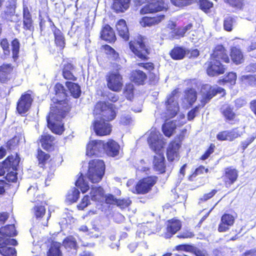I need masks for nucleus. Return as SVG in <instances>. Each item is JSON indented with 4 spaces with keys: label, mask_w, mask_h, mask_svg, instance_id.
I'll use <instances>...</instances> for the list:
<instances>
[{
    "label": "nucleus",
    "mask_w": 256,
    "mask_h": 256,
    "mask_svg": "<svg viewBox=\"0 0 256 256\" xmlns=\"http://www.w3.org/2000/svg\"><path fill=\"white\" fill-rule=\"evenodd\" d=\"M164 18V15L161 14L154 17L142 18L140 20V24L143 27L152 26L159 24Z\"/></svg>",
    "instance_id": "obj_23"
},
{
    "label": "nucleus",
    "mask_w": 256,
    "mask_h": 256,
    "mask_svg": "<svg viewBox=\"0 0 256 256\" xmlns=\"http://www.w3.org/2000/svg\"><path fill=\"white\" fill-rule=\"evenodd\" d=\"M132 81L138 84H142L146 78L145 73L140 70H136L132 72L130 76Z\"/></svg>",
    "instance_id": "obj_32"
},
{
    "label": "nucleus",
    "mask_w": 256,
    "mask_h": 256,
    "mask_svg": "<svg viewBox=\"0 0 256 256\" xmlns=\"http://www.w3.org/2000/svg\"><path fill=\"white\" fill-rule=\"evenodd\" d=\"M54 91L58 101L51 106L50 111L47 116L48 127L52 131L56 134H62L64 131V124L61 122L66 113L70 110V106L65 100L67 96L64 86L60 84H57L54 86Z\"/></svg>",
    "instance_id": "obj_1"
},
{
    "label": "nucleus",
    "mask_w": 256,
    "mask_h": 256,
    "mask_svg": "<svg viewBox=\"0 0 256 256\" xmlns=\"http://www.w3.org/2000/svg\"><path fill=\"white\" fill-rule=\"evenodd\" d=\"M234 222V217L230 214H224L221 218V222L219 224L218 230L224 232L229 230L230 227L233 225Z\"/></svg>",
    "instance_id": "obj_20"
},
{
    "label": "nucleus",
    "mask_w": 256,
    "mask_h": 256,
    "mask_svg": "<svg viewBox=\"0 0 256 256\" xmlns=\"http://www.w3.org/2000/svg\"><path fill=\"white\" fill-rule=\"evenodd\" d=\"M116 70L109 72L106 77L108 87L114 92H118L122 87V78L119 74L118 70L121 68L120 65H118Z\"/></svg>",
    "instance_id": "obj_6"
},
{
    "label": "nucleus",
    "mask_w": 256,
    "mask_h": 256,
    "mask_svg": "<svg viewBox=\"0 0 256 256\" xmlns=\"http://www.w3.org/2000/svg\"><path fill=\"white\" fill-rule=\"evenodd\" d=\"M104 118L96 120L92 124L93 129L97 135L106 136L110 134L112 126Z\"/></svg>",
    "instance_id": "obj_11"
},
{
    "label": "nucleus",
    "mask_w": 256,
    "mask_h": 256,
    "mask_svg": "<svg viewBox=\"0 0 256 256\" xmlns=\"http://www.w3.org/2000/svg\"><path fill=\"white\" fill-rule=\"evenodd\" d=\"M90 204V200L89 199V196H86L82 199L80 203L78 206V208L79 210H82Z\"/></svg>",
    "instance_id": "obj_60"
},
{
    "label": "nucleus",
    "mask_w": 256,
    "mask_h": 256,
    "mask_svg": "<svg viewBox=\"0 0 256 256\" xmlns=\"http://www.w3.org/2000/svg\"><path fill=\"white\" fill-rule=\"evenodd\" d=\"M54 138L49 134L42 136L40 142L42 147L47 150H52L54 148Z\"/></svg>",
    "instance_id": "obj_31"
},
{
    "label": "nucleus",
    "mask_w": 256,
    "mask_h": 256,
    "mask_svg": "<svg viewBox=\"0 0 256 256\" xmlns=\"http://www.w3.org/2000/svg\"><path fill=\"white\" fill-rule=\"evenodd\" d=\"M185 99L190 105L192 104L196 100L197 93L194 88H190L186 90Z\"/></svg>",
    "instance_id": "obj_41"
},
{
    "label": "nucleus",
    "mask_w": 256,
    "mask_h": 256,
    "mask_svg": "<svg viewBox=\"0 0 256 256\" xmlns=\"http://www.w3.org/2000/svg\"><path fill=\"white\" fill-rule=\"evenodd\" d=\"M104 143L102 140H92L87 145L86 155L99 156L104 152Z\"/></svg>",
    "instance_id": "obj_15"
},
{
    "label": "nucleus",
    "mask_w": 256,
    "mask_h": 256,
    "mask_svg": "<svg viewBox=\"0 0 256 256\" xmlns=\"http://www.w3.org/2000/svg\"><path fill=\"white\" fill-rule=\"evenodd\" d=\"M186 54V50L182 47L174 48L170 52V56L173 59H182Z\"/></svg>",
    "instance_id": "obj_40"
},
{
    "label": "nucleus",
    "mask_w": 256,
    "mask_h": 256,
    "mask_svg": "<svg viewBox=\"0 0 256 256\" xmlns=\"http://www.w3.org/2000/svg\"><path fill=\"white\" fill-rule=\"evenodd\" d=\"M131 204V201L129 198H124L122 200L118 199L116 204L121 209H124L128 208Z\"/></svg>",
    "instance_id": "obj_56"
},
{
    "label": "nucleus",
    "mask_w": 256,
    "mask_h": 256,
    "mask_svg": "<svg viewBox=\"0 0 256 256\" xmlns=\"http://www.w3.org/2000/svg\"><path fill=\"white\" fill-rule=\"evenodd\" d=\"M94 113L96 115L100 114L102 116L100 118H104V120L107 122L114 120L116 116L113 104L103 102L96 104Z\"/></svg>",
    "instance_id": "obj_5"
},
{
    "label": "nucleus",
    "mask_w": 256,
    "mask_h": 256,
    "mask_svg": "<svg viewBox=\"0 0 256 256\" xmlns=\"http://www.w3.org/2000/svg\"><path fill=\"white\" fill-rule=\"evenodd\" d=\"M12 58L16 61L18 57L20 50V42L16 38L12 42Z\"/></svg>",
    "instance_id": "obj_46"
},
{
    "label": "nucleus",
    "mask_w": 256,
    "mask_h": 256,
    "mask_svg": "<svg viewBox=\"0 0 256 256\" xmlns=\"http://www.w3.org/2000/svg\"><path fill=\"white\" fill-rule=\"evenodd\" d=\"M162 138V135L159 132L152 130L148 138V142L150 148L156 154L154 156L153 162L154 169L160 173H164L165 172L166 165L162 149L164 143Z\"/></svg>",
    "instance_id": "obj_2"
},
{
    "label": "nucleus",
    "mask_w": 256,
    "mask_h": 256,
    "mask_svg": "<svg viewBox=\"0 0 256 256\" xmlns=\"http://www.w3.org/2000/svg\"><path fill=\"white\" fill-rule=\"evenodd\" d=\"M0 237L4 238V240L10 238V237L16 236V232L14 226L10 224L1 228H0Z\"/></svg>",
    "instance_id": "obj_30"
},
{
    "label": "nucleus",
    "mask_w": 256,
    "mask_h": 256,
    "mask_svg": "<svg viewBox=\"0 0 256 256\" xmlns=\"http://www.w3.org/2000/svg\"><path fill=\"white\" fill-rule=\"evenodd\" d=\"M214 148L215 146L214 144H211L209 148L205 152V153L202 156V160H205L208 158L214 152Z\"/></svg>",
    "instance_id": "obj_63"
},
{
    "label": "nucleus",
    "mask_w": 256,
    "mask_h": 256,
    "mask_svg": "<svg viewBox=\"0 0 256 256\" xmlns=\"http://www.w3.org/2000/svg\"><path fill=\"white\" fill-rule=\"evenodd\" d=\"M79 190L78 189L74 188L68 191L66 195V200L67 201L71 203L76 202L78 200L79 198Z\"/></svg>",
    "instance_id": "obj_44"
},
{
    "label": "nucleus",
    "mask_w": 256,
    "mask_h": 256,
    "mask_svg": "<svg viewBox=\"0 0 256 256\" xmlns=\"http://www.w3.org/2000/svg\"><path fill=\"white\" fill-rule=\"evenodd\" d=\"M206 64L208 65L207 73L210 76H214L224 72L226 68L218 60L211 58L210 61Z\"/></svg>",
    "instance_id": "obj_14"
},
{
    "label": "nucleus",
    "mask_w": 256,
    "mask_h": 256,
    "mask_svg": "<svg viewBox=\"0 0 256 256\" xmlns=\"http://www.w3.org/2000/svg\"><path fill=\"white\" fill-rule=\"evenodd\" d=\"M211 58L220 62L228 63L230 62L228 52L222 45H218L216 47Z\"/></svg>",
    "instance_id": "obj_18"
},
{
    "label": "nucleus",
    "mask_w": 256,
    "mask_h": 256,
    "mask_svg": "<svg viewBox=\"0 0 256 256\" xmlns=\"http://www.w3.org/2000/svg\"><path fill=\"white\" fill-rule=\"evenodd\" d=\"M230 56L232 60L236 64H241L244 61L243 54L241 50L236 47L232 48Z\"/></svg>",
    "instance_id": "obj_35"
},
{
    "label": "nucleus",
    "mask_w": 256,
    "mask_h": 256,
    "mask_svg": "<svg viewBox=\"0 0 256 256\" xmlns=\"http://www.w3.org/2000/svg\"><path fill=\"white\" fill-rule=\"evenodd\" d=\"M176 92L174 91L172 94L168 98L166 102V114L168 117L172 118L174 116L179 110V106L178 103V98L175 95Z\"/></svg>",
    "instance_id": "obj_13"
},
{
    "label": "nucleus",
    "mask_w": 256,
    "mask_h": 256,
    "mask_svg": "<svg viewBox=\"0 0 256 256\" xmlns=\"http://www.w3.org/2000/svg\"><path fill=\"white\" fill-rule=\"evenodd\" d=\"M238 174L235 169L226 168L225 170L224 175L222 176V179L226 186H229L236 180Z\"/></svg>",
    "instance_id": "obj_22"
},
{
    "label": "nucleus",
    "mask_w": 256,
    "mask_h": 256,
    "mask_svg": "<svg viewBox=\"0 0 256 256\" xmlns=\"http://www.w3.org/2000/svg\"><path fill=\"white\" fill-rule=\"evenodd\" d=\"M55 38V43L57 46L60 48L64 47L65 42L64 38L60 30L58 29H56L54 31Z\"/></svg>",
    "instance_id": "obj_43"
},
{
    "label": "nucleus",
    "mask_w": 256,
    "mask_h": 256,
    "mask_svg": "<svg viewBox=\"0 0 256 256\" xmlns=\"http://www.w3.org/2000/svg\"><path fill=\"white\" fill-rule=\"evenodd\" d=\"M50 157L48 154L45 153L42 150H38L37 158L40 166L42 167L48 161Z\"/></svg>",
    "instance_id": "obj_47"
},
{
    "label": "nucleus",
    "mask_w": 256,
    "mask_h": 256,
    "mask_svg": "<svg viewBox=\"0 0 256 256\" xmlns=\"http://www.w3.org/2000/svg\"><path fill=\"white\" fill-rule=\"evenodd\" d=\"M166 0H148V4L140 10V13L146 14L166 10L168 8V4L165 2Z\"/></svg>",
    "instance_id": "obj_7"
},
{
    "label": "nucleus",
    "mask_w": 256,
    "mask_h": 256,
    "mask_svg": "<svg viewBox=\"0 0 256 256\" xmlns=\"http://www.w3.org/2000/svg\"><path fill=\"white\" fill-rule=\"evenodd\" d=\"M129 46L130 50L138 58L142 60L148 59L149 50L144 44L142 36H137L136 38L130 42Z\"/></svg>",
    "instance_id": "obj_4"
},
{
    "label": "nucleus",
    "mask_w": 256,
    "mask_h": 256,
    "mask_svg": "<svg viewBox=\"0 0 256 256\" xmlns=\"http://www.w3.org/2000/svg\"><path fill=\"white\" fill-rule=\"evenodd\" d=\"M20 162V158L16 154L9 156L3 162L0 164V176H4L6 172H8V168H12L13 170H16Z\"/></svg>",
    "instance_id": "obj_12"
},
{
    "label": "nucleus",
    "mask_w": 256,
    "mask_h": 256,
    "mask_svg": "<svg viewBox=\"0 0 256 256\" xmlns=\"http://www.w3.org/2000/svg\"><path fill=\"white\" fill-rule=\"evenodd\" d=\"M63 245L66 249L76 250L77 248V243L76 240L72 236H70L65 238L63 242Z\"/></svg>",
    "instance_id": "obj_42"
},
{
    "label": "nucleus",
    "mask_w": 256,
    "mask_h": 256,
    "mask_svg": "<svg viewBox=\"0 0 256 256\" xmlns=\"http://www.w3.org/2000/svg\"><path fill=\"white\" fill-rule=\"evenodd\" d=\"M104 194L102 187H92L90 194L92 200L102 202L104 200Z\"/></svg>",
    "instance_id": "obj_33"
},
{
    "label": "nucleus",
    "mask_w": 256,
    "mask_h": 256,
    "mask_svg": "<svg viewBox=\"0 0 256 256\" xmlns=\"http://www.w3.org/2000/svg\"><path fill=\"white\" fill-rule=\"evenodd\" d=\"M82 175L81 174V176L76 182V186L80 189L82 192L84 193L89 189L90 186L88 183L85 182L84 178L82 177Z\"/></svg>",
    "instance_id": "obj_45"
},
{
    "label": "nucleus",
    "mask_w": 256,
    "mask_h": 256,
    "mask_svg": "<svg viewBox=\"0 0 256 256\" xmlns=\"http://www.w3.org/2000/svg\"><path fill=\"white\" fill-rule=\"evenodd\" d=\"M19 142V139L18 137H14L12 140L8 142L6 147L10 150H14L18 146Z\"/></svg>",
    "instance_id": "obj_59"
},
{
    "label": "nucleus",
    "mask_w": 256,
    "mask_h": 256,
    "mask_svg": "<svg viewBox=\"0 0 256 256\" xmlns=\"http://www.w3.org/2000/svg\"><path fill=\"white\" fill-rule=\"evenodd\" d=\"M6 179L9 182H15L17 180V174L15 172L11 171L6 174Z\"/></svg>",
    "instance_id": "obj_62"
},
{
    "label": "nucleus",
    "mask_w": 256,
    "mask_h": 256,
    "mask_svg": "<svg viewBox=\"0 0 256 256\" xmlns=\"http://www.w3.org/2000/svg\"><path fill=\"white\" fill-rule=\"evenodd\" d=\"M23 24L24 30H29L30 31L33 30L34 26H32V20L27 6H24Z\"/></svg>",
    "instance_id": "obj_28"
},
{
    "label": "nucleus",
    "mask_w": 256,
    "mask_h": 256,
    "mask_svg": "<svg viewBox=\"0 0 256 256\" xmlns=\"http://www.w3.org/2000/svg\"><path fill=\"white\" fill-rule=\"evenodd\" d=\"M176 122L170 121L165 122L162 127V130L164 135L168 137L170 136L176 128Z\"/></svg>",
    "instance_id": "obj_37"
},
{
    "label": "nucleus",
    "mask_w": 256,
    "mask_h": 256,
    "mask_svg": "<svg viewBox=\"0 0 256 256\" xmlns=\"http://www.w3.org/2000/svg\"><path fill=\"white\" fill-rule=\"evenodd\" d=\"M34 212L36 218H42L46 212V208L44 206H36L34 208Z\"/></svg>",
    "instance_id": "obj_53"
},
{
    "label": "nucleus",
    "mask_w": 256,
    "mask_h": 256,
    "mask_svg": "<svg viewBox=\"0 0 256 256\" xmlns=\"http://www.w3.org/2000/svg\"><path fill=\"white\" fill-rule=\"evenodd\" d=\"M221 112L227 120H232L235 118L236 114L233 111V108L230 105H223L221 108Z\"/></svg>",
    "instance_id": "obj_36"
},
{
    "label": "nucleus",
    "mask_w": 256,
    "mask_h": 256,
    "mask_svg": "<svg viewBox=\"0 0 256 256\" xmlns=\"http://www.w3.org/2000/svg\"><path fill=\"white\" fill-rule=\"evenodd\" d=\"M182 227V224L180 220L172 218L168 220L167 222V233L166 234V238H169L178 231Z\"/></svg>",
    "instance_id": "obj_19"
},
{
    "label": "nucleus",
    "mask_w": 256,
    "mask_h": 256,
    "mask_svg": "<svg viewBox=\"0 0 256 256\" xmlns=\"http://www.w3.org/2000/svg\"><path fill=\"white\" fill-rule=\"evenodd\" d=\"M240 80L245 84L252 86H256V75H244L241 76Z\"/></svg>",
    "instance_id": "obj_48"
},
{
    "label": "nucleus",
    "mask_w": 256,
    "mask_h": 256,
    "mask_svg": "<svg viewBox=\"0 0 256 256\" xmlns=\"http://www.w3.org/2000/svg\"><path fill=\"white\" fill-rule=\"evenodd\" d=\"M17 242L15 239L6 238L0 237V254L4 256H16L14 248L8 246V245L16 246Z\"/></svg>",
    "instance_id": "obj_8"
},
{
    "label": "nucleus",
    "mask_w": 256,
    "mask_h": 256,
    "mask_svg": "<svg viewBox=\"0 0 256 256\" xmlns=\"http://www.w3.org/2000/svg\"><path fill=\"white\" fill-rule=\"evenodd\" d=\"M119 145L113 140H110L106 143H104V151L110 156H117L119 152Z\"/></svg>",
    "instance_id": "obj_24"
},
{
    "label": "nucleus",
    "mask_w": 256,
    "mask_h": 256,
    "mask_svg": "<svg viewBox=\"0 0 256 256\" xmlns=\"http://www.w3.org/2000/svg\"><path fill=\"white\" fill-rule=\"evenodd\" d=\"M74 67L70 63H67L64 65L62 70V75L64 78L76 80V78L74 75Z\"/></svg>",
    "instance_id": "obj_34"
},
{
    "label": "nucleus",
    "mask_w": 256,
    "mask_h": 256,
    "mask_svg": "<svg viewBox=\"0 0 256 256\" xmlns=\"http://www.w3.org/2000/svg\"><path fill=\"white\" fill-rule=\"evenodd\" d=\"M130 0H113L112 8L116 12H122L130 6Z\"/></svg>",
    "instance_id": "obj_27"
},
{
    "label": "nucleus",
    "mask_w": 256,
    "mask_h": 256,
    "mask_svg": "<svg viewBox=\"0 0 256 256\" xmlns=\"http://www.w3.org/2000/svg\"><path fill=\"white\" fill-rule=\"evenodd\" d=\"M235 22L234 19L231 16H226L224 20V28L228 32H231L232 30V26Z\"/></svg>",
    "instance_id": "obj_49"
},
{
    "label": "nucleus",
    "mask_w": 256,
    "mask_h": 256,
    "mask_svg": "<svg viewBox=\"0 0 256 256\" xmlns=\"http://www.w3.org/2000/svg\"><path fill=\"white\" fill-rule=\"evenodd\" d=\"M200 8L205 12H207L212 6V3L207 0H200Z\"/></svg>",
    "instance_id": "obj_54"
},
{
    "label": "nucleus",
    "mask_w": 256,
    "mask_h": 256,
    "mask_svg": "<svg viewBox=\"0 0 256 256\" xmlns=\"http://www.w3.org/2000/svg\"><path fill=\"white\" fill-rule=\"evenodd\" d=\"M171 2L175 6L182 7L192 4L194 0H170Z\"/></svg>",
    "instance_id": "obj_52"
},
{
    "label": "nucleus",
    "mask_w": 256,
    "mask_h": 256,
    "mask_svg": "<svg viewBox=\"0 0 256 256\" xmlns=\"http://www.w3.org/2000/svg\"><path fill=\"white\" fill-rule=\"evenodd\" d=\"M33 98L30 94L26 92L22 94L17 102L16 110L20 114H24L30 110Z\"/></svg>",
    "instance_id": "obj_10"
},
{
    "label": "nucleus",
    "mask_w": 256,
    "mask_h": 256,
    "mask_svg": "<svg viewBox=\"0 0 256 256\" xmlns=\"http://www.w3.org/2000/svg\"><path fill=\"white\" fill-rule=\"evenodd\" d=\"M106 53L108 55V57L112 60H116L118 58V54L114 49L108 45L104 46Z\"/></svg>",
    "instance_id": "obj_50"
},
{
    "label": "nucleus",
    "mask_w": 256,
    "mask_h": 256,
    "mask_svg": "<svg viewBox=\"0 0 256 256\" xmlns=\"http://www.w3.org/2000/svg\"><path fill=\"white\" fill-rule=\"evenodd\" d=\"M179 142H172L170 144L167 150V158L169 161L172 162L178 157Z\"/></svg>",
    "instance_id": "obj_21"
},
{
    "label": "nucleus",
    "mask_w": 256,
    "mask_h": 256,
    "mask_svg": "<svg viewBox=\"0 0 256 256\" xmlns=\"http://www.w3.org/2000/svg\"><path fill=\"white\" fill-rule=\"evenodd\" d=\"M116 28L119 36L127 40L129 38V33L126 21L123 19L119 20L116 24Z\"/></svg>",
    "instance_id": "obj_26"
},
{
    "label": "nucleus",
    "mask_w": 256,
    "mask_h": 256,
    "mask_svg": "<svg viewBox=\"0 0 256 256\" xmlns=\"http://www.w3.org/2000/svg\"><path fill=\"white\" fill-rule=\"evenodd\" d=\"M105 200L107 204H116L118 199L116 198L113 195L108 194L105 196Z\"/></svg>",
    "instance_id": "obj_64"
},
{
    "label": "nucleus",
    "mask_w": 256,
    "mask_h": 256,
    "mask_svg": "<svg viewBox=\"0 0 256 256\" xmlns=\"http://www.w3.org/2000/svg\"><path fill=\"white\" fill-rule=\"evenodd\" d=\"M204 172H205L206 173L208 172V169L205 168L202 166H200L195 170L194 172L191 176H189V180L191 181L194 180V178L198 175L203 174Z\"/></svg>",
    "instance_id": "obj_57"
},
{
    "label": "nucleus",
    "mask_w": 256,
    "mask_h": 256,
    "mask_svg": "<svg viewBox=\"0 0 256 256\" xmlns=\"http://www.w3.org/2000/svg\"><path fill=\"white\" fill-rule=\"evenodd\" d=\"M236 75L234 72H229L228 76L223 80L225 82H228L231 86L234 85L236 84Z\"/></svg>",
    "instance_id": "obj_55"
},
{
    "label": "nucleus",
    "mask_w": 256,
    "mask_h": 256,
    "mask_svg": "<svg viewBox=\"0 0 256 256\" xmlns=\"http://www.w3.org/2000/svg\"><path fill=\"white\" fill-rule=\"evenodd\" d=\"M90 174L94 172H98V175L104 176L105 171V164L102 160L94 159L90 161L88 163V170Z\"/></svg>",
    "instance_id": "obj_17"
},
{
    "label": "nucleus",
    "mask_w": 256,
    "mask_h": 256,
    "mask_svg": "<svg viewBox=\"0 0 256 256\" xmlns=\"http://www.w3.org/2000/svg\"><path fill=\"white\" fill-rule=\"evenodd\" d=\"M157 181L154 176L144 178L137 184L135 190L138 194H146L150 190Z\"/></svg>",
    "instance_id": "obj_9"
},
{
    "label": "nucleus",
    "mask_w": 256,
    "mask_h": 256,
    "mask_svg": "<svg viewBox=\"0 0 256 256\" xmlns=\"http://www.w3.org/2000/svg\"><path fill=\"white\" fill-rule=\"evenodd\" d=\"M224 90L217 86H212L210 84H203L201 88L200 92V104L198 106H196L188 114V119L192 120L196 116V114L198 112L200 108L204 107L206 104L210 100L217 94H224Z\"/></svg>",
    "instance_id": "obj_3"
},
{
    "label": "nucleus",
    "mask_w": 256,
    "mask_h": 256,
    "mask_svg": "<svg viewBox=\"0 0 256 256\" xmlns=\"http://www.w3.org/2000/svg\"><path fill=\"white\" fill-rule=\"evenodd\" d=\"M66 86L74 98H78L80 96V88L78 84L72 82H66Z\"/></svg>",
    "instance_id": "obj_38"
},
{
    "label": "nucleus",
    "mask_w": 256,
    "mask_h": 256,
    "mask_svg": "<svg viewBox=\"0 0 256 256\" xmlns=\"http://www.w3.org/2000/svg\"><path fill=\"white\" fill-rule=\"evenodd\" d=\"M101 38L104 40L113 42L116 40V36L112 29L108 25H106L101 32Z\"/></svg>",
    "instance_id": "obj_29"
},
{
    "label": "nucleus",
    "mask_w": 256,
    "mask_h": 256,
    "mask_svg": "<svg viewBox=\"0 0 256 256\" xmlns=\"http://www.w3.org/2000/svg\"><path fill=\"white\" fill-rule=\"evenodd\" d=\"M98 172L96 171L93 174H90V170H88L87 172V176L89 180L92 183H96L100 182L104 176L98 175Z\"/></svg>",
    "instance_id": "obj_51"
},
{
    "label": "nucleus",
    "mask_w": 256,
    "mask_h": 256,
    "mask_svg": "<svg viewBox=\"0 0 256 256\" xmlns=\"http://www.w3.org/2000/svg\"><path fill=\"white\" fill-rule=\"evenodd\" d=\"M134 86L130 84H126L124 89V94L128 100H130L133 97Z\"/></svg>",
    "instance_id": "obj_58"
},
{
    "label": "nucleus",
    "mask_w": 256,
    "mask_h": 256,
    "mask_svg": "<svg viewBox=\"0 0 256 256\" xmlns=\"http://www.w3.org/2000/svg\"><path fill=\"white\" fill-rule=\"evenodd\" d=\"M243 132L238 128H234L231 130H224L218 133L216 138L218 140L232 141L242 134Z\"/></svg>",
    "instance_id": "obj_16"
},
{
    "label": "nucleus",
    "mask_w": 256,
    "mask_h": 256,
    "mask_svg": "<svg viewBox=\"0 0 256 256\" xmlns=\"http://www.w3.org/2000/svg\"><path fill=\"white\" fill-rule=\"evenodd\" d=\"M61 244L58 242H52L48 252V256H62L60 250Z\"/></svg>",
    "instance_id": "obj_39"
},
{
    "label": "nucleus",
    "mask_w": 256,
    "mask_h": 256,
    "mask_svg": "<svg viewBox=\"0 0 256 256\" xmlns=\"http://www.w3.org/2000/svg\"><path fill=\"white\" fill-rule=\"evenodd\" d=\"M132 119L128 114H123L121 116L120 122L123 125H128L131 123Z\"/></svg>",
    "instance_id": "obj_61"
},
{
    "label": "nucleus",
    "mask_w": 256,
    "mask_h": 256,
    "mask_svg": "<svg viewBox=\"0 0 256 256\" xmlns=\"http://www.w3.org/2000/svg\"><path fill=\"white\" fill-rule=\"evenodd\" d=\"M13 66L10 64H4L0 66V82H4L10 78Z\"/></svg>",
    "instance_id": "obj_25"
}]
</instances>
